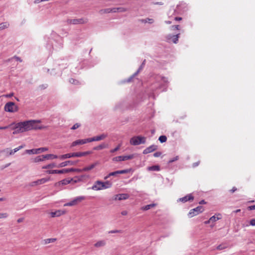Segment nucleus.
I'll use <instances>...</instances> for the list:
<instances>
[{
	"instance_id": "f257e3e1",
	"label": "nucleus",
	"mask_w": 255,
	"mask_h": 255,
	"mask_svg": "<svg viewBox=\"0 0 255 255\" xmlns=\"http://www.w3.org/2000/svg\"><path fill=\"white\" fill-rule=\"evenodd\" d=\"M40 128H41L40 127L38 126L36 121H26L17 123L15 127L13 128L14 131H13L12 133L13 134H16L33 129H36Z\"/></svg>"
},
{
	"instance_id": "f03ea898",
	"label": "nucleus",
	"mask_w": 255,
	"mask_h": 255,
	"mask_svg": "<svg viewBox=\"0 0 255 255\" xmlns=\"http://www.w3.org/2000/svg\"><path fill=\"white\" fill-rule=\"evenodd\" d=\"M112 186V183L110 181L102 182L101 181H96L91 189L94 190H100L104 189L110 188Z\"/></svg>"
},
{
	"instance_id": "7ed1b4c3",
	"label": "nucleus",
	"mask_w": 255,
	"mask_h": 255,
	"mask_svg": "<svg viewBox=\"0 0 255 255\" xmlns=\"http://www.w3.org/2000/svg\"><path fill=\"white\" fill-rule=\"evenodd\" d=\"M92 152L90 151H87L85 152H73L67 153L65 154L60 155L59 158L61 160H64L66 158H69L71 157H82L84 156H86L91 154Z\"/></svg>"
},
{
	"instance_id": "20e7f679",
	"label": "nucleus",
	"mask_w": 255,
	"mask_h": 255,
	"mask_svg": "<svg viewBox=\"0 0 255 255\" xmlns=\"http://www.w3.org/2000/svg\"><path fill=\"white\" fill-rule=\"evenodd\" d=\"M4 110L5 112L14 113L18 111V107L13 102H9L5 104Z\"/></svg>"
},
{
	"instance_id": "39448f33",
	"label": "nucleus",
	"mask_w": 255,
	"mask_h": 255,
	"mask_svg": "<svg viewBox=\"0 0 255 255\" xmlns=\"http://www.w3.org/2000/svg\"><path fill=\"white\" fill-rule=\"evenodd\" d=\"M146 142V138L141 136H135L130 139V143L133 145H137L140 144H144Z\"/></svg>"
},
{
	"instance_id": "423d86ee",
	"label": "nucleus",
	"mask_w": 255,
	"mask_h": 255,
	"mask_svg": "<svg viewBox=\"0 0 255 255\" xmlns=\"http://www.w3.org/2000/svg\"><path fill=\"white\" fill-rule=\"evenodd\" d=\"M204 210V208L203 206H199L195 208L191 209L188 213V216L189 218H192L194 216L202 213Z\"/></svg>"
},
{
	"instance_id": "0eeeda50",
	"label": "nucleus",
	"mask_w": 255,
	"mask_h": 255,
	"mask_svg": "<svg viewBox=\"0 0 255 255\" xmlns=\"http://www.w3.org/2000/svg\"><path fill=\"white\" fill-rule=\"evenodd\" d=\"M180 33H177L176 35H172L169 34L165 36L166 41L167 42H172L173 43L176 44L178 42V39L180 37Z\"/></svg>"
},
{
	"instance_id": "6e6552de",
	"label": "nucleus",
	"mask_w": 255,
	"mask_h": 255,
	"mask_svg": "<svg viewBox=\"0 0 255 255\" xmlns=\"http://www.w3.org/2000/svg\"><path fill=\"white\" fill-rule=\"evenodd\" d=\"M88 19L81 18L78 19H68L67 23L69 24H84L88 22Z\"/></svg>"
},
{
	"instance_id": "1a4fd4ad",
	"label": "nucleus",
	"mask_w": 255,
	"mask_h": 255,
	"mask_svg": "<svg viewBox=\"0 0 255 255\" xmlns=\"http://www.w3.org/2000/svg\"><path fill=\"white\" fill-rule=\"evenodd\" d=\"M86 197L85 196H79L74 199L72 201L65 203L64 206H72L77 205L78 203L82 202L85 200Z\"/></svg>"
},
{
	"instance_id": "9d476101",
	"label": "nucleus",
	"mask_w": 255,
	"mask_h": 255,
	"mask_svg": "<svg viewBox=\"0 0 255 255\" xmlns=\"http://www.w3.org/2000/svg\"><path fill=\"white\" fill-rule=\"evenodd\" d=\"M48 148L46 147H40L39 148L32 149H26L25 152L27 154H39L45 151H47Z\"/></svg>"
},
{
	"instance_id": "9b49d317",
	"label": "nucleus",
	"mask_w": 255,
	"mask_h": 255,
	"mask_svg": "<svg viewBox=\"0 0 255 255\" xmlns=\"http://www.w3.org/2000/svg\"><path fill=\"white\" fill-rule=\"evenodd\" d=\"M134 156L133 154L124 155V156H118L115 157L113 158V160L114 161H125L129 159H131L133 158Z\"/></svg>"
},
{
	"instance_id": "f8f14e48",
	"label": "nucleus",
	"mask_w": 255,
	"mask_h": 255,
	"mask_svg": "<svg viewBox=\"0 0 255 255\" xmlns=\"http://www.w3.org/2000/svg\"><path fill=\"white\" fill-rule=\"evenodd\" d=\"M194 199V196L192 194H189L186 195L185 196L179 198L177 200L178 202H182L183 203H185L187 201H192Z\"/></svg>"
},
{
	"instance_id": "ddd939ff",
	"label": "nucleus",
	"mask_w": 255,
	"mask_h": 255,
	"mask_svg": "<svg viewBox=\"0 0 255 255\" xmlns=\"http://www.w3.org/2000/svg\"><path fill=\"white\" fill-rule=\"evenodd\" d=\"M73 180L70 178H65L55 183L54 186L58 187L60 185H66L71 183Z\"/></svg>"
},
{
	"instance_id": "4468645a",
	"label": "nucleus",
	"mask_w": 255,
	"mask_h": 255,
	"mask_svg": "<svg viewBox=\"0 0 255 255\" xmlns=\"http://www.w3.org/2000/svg\"><path fill=\"white\" fill-rule=\"evenodd\" d=\"M157 145L152 144L149 147L146 148L143 151V154H146L149 153H151L155 150H156L157 149Z\"/></svg>"
},
{
	"instance_id": "2eb2a0df",
	"label": "nucleus",
	"mask_w": 255,
	"mask_h": 255,
	"mask_svg": "<svg viewBox=\"0 0 255 255\" xmlns=\"http://www.w3.org/2000/svg\"><path fill=\"white\" fill-rule=\"evenodd\" d=\"M46 172L48 174H64L67 173V169H62L61 170H49Z\"/></svg>"
},
{
	"instance_id": "dca6fc26",
	"label": "nucleus",
	"mask_w": 255,
	"mask_h": 255,
	"mask_svg": "<svg viewBox=\"0 0 255 255\" xmlns=\"http://www.w3.org/2000/svg\"><path fill=\"white\" fill-rule=\"evenodd\" d=\"M77 162H78L77 161H73L71 160L66 161L64 162H62L60 163L59 164H58L57 165V167L61 168V167L66 166L68 165H75L77 163Z\"/></svg>"
},
{
	"instance_id": "f3484780",
	"label": "nucleus",
	"mask_w": 255,
	"mask_h": 255,
	"mask_svg": "<svg viewBox=\"0 0 255 255\" xmlns=\"http://www.w3.org/2000/svg\"><path fill=\"white\" fill-rule=\"evenodd\" d=\"M129 196L127 193L117 194L115 196V200H126L129 198Z\"/></svg>"
},
{
	"instance_id": "a211bd4d",
	"label": "nucleus",
	"mask_w": 255,
	"mask_h": 255,
	"mask_svg": "<svg viewBox=\"0 0 255 255\" xmlns=\"http://www.w3.org/2000/svg\"><path fill=\"white\" fill-rule=\"evenodd\" d=\"M65 213V211L63 210H57L55 212H51L50 213L51 216L52 217H59Z\"/></svg>"
},
{
	"instance_id": "6ab92c4d",
	"label": "nucleus",
	"mask_w": 255,
	"mask_h": 255,
	"mask_svg": "<svg viewBox=\"0 0 255 255\" xmlns=\"http://www.w3.org/2000/svg\"><path fill=\"white\" fill-rule=\"evenodd\" d=\"M98 164V162H95V163L91 164L90 165L86 166L82 169V172L90 171V170L93 169L94 167H95Z\"/></svg>"
},
{
	"instance_id": "aec40b11",
	"label": "nucleus",
	"mask_w": 255,
	"mask_h": 255,
	"mask_svg": "<svg viewBox=\"0 0 255 255\" xmlns=\"http://www.w3.org/2000/svg\"><path fill=\"white\" fill-rule=\"evenodd\" d=\"M107 137V134L103 133L101 135L93 137V141H100V140L105 139Z\"/></svg>"
},
{
	"instance_id": "412c9836",
	"label": "nucleus",
	"mask_w": 255,
	"mask_h": 255,
	"mask_svg": "<svg viewBox=\"0 0 255 255\" xmlns=\"http://www.w3.org/2000/svg\"><path fill=\"white\" fill-rule=\"evenodd\" d=\"M58 158V156L56 155H54L53 154H48L45 155H43V158L44 159H53Z\"/></svg>"
},
{
	"instance_id": "4be33fe9",
	"label": "nucleus",
	"mask_w": 255,
	"mask_h": 255,
	"mask_svg": "<svg viewBox=\"0 0 255 255\" xmlns=\"http://www.w3.org/2000/svg\"><path fill=\"white\" fill-rule=\"evenodd\" d=\"M106 244V242L105 240H101L95 243L94 247L96 248H100L105 246Z\"/></svg>"
},
{
	"instance_id": "5701e85b",
	"label": "nucleus",
	"mask_w": 255,
	"mask_h": 255,
	"mask_svg": "<svg viewBox=\"0 0 255 255\" xmlns=\"http://www.w3.org/2000/svg\"><path fill=\"white\" fill-rule=\"evenodd\" d=\"M84 142L85 141H84L83 139L76 140L72 143L71 147L75 146L78 145L84 144Z\"/></svg>"
},
{
	"instance_id": "b1692460",
	"label": "nucleus",
	"mask_w": 255,
	"mask_h": 255,
	"mask_svg": "<svg viewBox=\"0 0 255 255\" xmlns=\"http://www.w3.org/2000/svg\"><path fill=\"white\" fill-rule=\"evenodd\" d=\"M107 146H108V144L103 143H102L97 146L94 147L93 148V149L95 150H101L102 149L105 148L107 147Z\"/></svg>"
},
{
	"instance_id": "393cba45",
	"label": "nucleus",
	"mask_w": 255,
	"mask_h": 255,
	"mask_svg": "<svg viewBox=\"0 0 255 255\" xmlns=\"http://www.w3.org/2000/svg\"><path fill=\"white\" fill-rule=\"evenodd\" d=\"M148 170L149 171H159L160 170V166L159 165H153L151 166H149L147 168Z\"/></svg>"
},
{
	"instance_id": "a878e982",
	"label": "nucleus",
	"mask_w": 255,
	"mask_h": 255,
	"mask_svg": "<svg viewBox=\"0 0 255 255\" xmlns=\"http://www.w3.org/2000/svg\"><path fill=\"white\" fill-rule=\"evenodd\" d=\"M54 167H57V165H56L55 163H52L49 164H47L46 165L43 166L42 167V169H49V168H52Z\"/></svg>"
},
{
	"instance_id": "bb28decb",
	"label": "nucleus",
	"mask_w": 255,
	"mask_h": 255,
	"mask_svg": "<svg viewBox=\"0 0 255 255\" xmlns=\"http://www.w3.org/2000/svg\"><path fill=\"white\" fill-rule=\"evenodd\" d=\"M138 74H135V72L132 74L131 76H130L129 78H128V79L125 80L124 81V83H130L131 82L133 79L136 76H137Z\"/></svg>"
},
{
	"instance_id": "cd10ccee",
	"label": "nucleus",
	"mask_w": 255,
	"mask_h": 255,
	"mask_svg": "<svg viewBox=\"0 0 255 255\" xmlns=\"http://www.w3.org/2000/svg\"><path fill=\"white\" fill-rule=\"evenodd\" d=\"M155 206V204H148V205H145V206L142 207V209L143 210L146 211V210H148L151 209V208L154 207Z\"/></svg>"
},
{
	"instance_id": "c85d7f7f",
	"label": "nucleus",
	"mask_w": 255,
	"mask_h": 255,
	"mask_svg": "<svg viewBox=\"0 0 255 255\" xmlns=\"http://www.w3.org/2000/svg\"><path fill=\"white\" fill-rule=\"evenodd\" d=\"M145 61L146 60L144 59L138 68V70L136 71V72H135V74H138V73L143 69L145 64Z\"/></svg>"
},
{
	"instance_id": "c756f323",
	"label": "nucleus",
	"mask_w": 255,
	"mask_h": 255,
	"mask_svg": "<svg viewBox=\"0 0 255 255\" xmlns=\"http://www.w3.org/2000/svg\"><path fill=\"white\" fill-rule=\"evenodd\" d=\"M9 25V24L7 22H2L0 23V30L8 27Z\"/></svg>"
},
{
	"instance_id": "7c9ffc66",
	"label": "nucleus",
	"mask_w": 255,
	"mask_h": 255,
	"mask_svg": "<svg viewBox=\"0 0 255 255\" xmlns=\"http://www.w3.org/2000/svg\"><path fill=\"white\" fill-rule=\"evenodd\" d=\"M67 173L70 172H82V169H79V168H71L67 169Z\"/></svg>"
},
{
	"instance_id": "2f4dec72",
	"label": "nucleus",
	"mask_w": 255,
	"mask_h": 255,
	"mask_svg": "<svg viewBox=\"0 0 255 255\" xmlns=\"http://www.w3.org/2000/svg\"><path fill=\"white\" fill-rule=\"evenodd\" d=\"M140 21L143 23H149L150 24H151L154 22V20L152 18H146V19H142L140 20Z\"/></svg>"
},
{
	"instance_id": "473e14b6",
	"label": "nucleus",
	"mask_w": 255,
	"mask_h": 255,
	"mask_svg": "<svg viewBox=\"0 0 255 255\" xmlns=\"http://www.w3.org/2000/svg\"><path fill=\"white\" fill-rule=\"evenodd\" d=\"M131 171V169H127L125 170H117L118 175L121 174H126L130 172Z\"/></svg>"
},
{
	"instance_id": "72a5a7b5",
	"label": "nucleus",
	"mask_w": 255,
	"mask_h": 255,
	"mask_svg": "<svg viewBox=\"0 0 255 255\" xmlns=\"http://www.w3.org/2000/svg\"><path fill=\"white\" fill-rule=\"evenodd\" d=\"M44 160V158H43V155H42L38 156L36 157H35L33 159V162H38L40 161H42Z\"/></svg>"
},
{
	"instance_id": "f704fd0d",
	"label": "nucleus",
	"mask_w": 255,
	"mask_h": 255,
	"mask_svg": "<svg viewBox=\"0 0 255 255\" xmlns=\"http://www.w3.org/2000/svg\"><path fill=\"white\" fill-rule=\"evenodd\" d=\"M158 140L161 143L165 142L167 140V137L164 135H161L159 136Z\"/></svg>"
},
{
	"instance_id": "c9c22d12",
	"label": "nucleus",
	"mask_w": 255,
	"mask_h": 255,
	"mask_svg": "<svg viewBox=\"0 0 255 255\" xmlns=\"http://www.w3.org/2000/svg\"><path fill=\"white\" fill-rule=\"evenodd\" d=\"M50 180V177L48 178H43L39 179V182L40 184H44L46 183V182L49 181Z\"/></svg>"
},
{
	"instance_id": "e433bc0d",
	"label": "nucleus",
	"mask_w": 255,
	"mask_h": 255,
	"mask_svg": "<svg viewBox=\"0 0 255 255\" xmlns=\"http://www.w3.org/2000/svg\"><path fill=\"white\" fill-rule=\"evenodd\" d=\"M116 9H114V8H106L104 10H102L101 11H104V12L105 13H110V12H115Z\"/></svg>"
},
{
	"instance_id": "4c0bfd02",
	"label": "nucleus",
	"mask_w": 255,
	"mask_h": 255,
	"mask_svg": "<svg viewBox=\"0 0 255 255\" xmlns=\"http://www.w3.org/2000/svg\"><path fill=\"white\" fill-rule=\"evenodd\" d=\"M114 9H116L115 12H125L127 10L126 8L123 7H115V8H114Z\"/></svg>"
},
{
	"instance_id": "58836bf2",
	"label": "nucleus",
	"mask_w": 255,
	"mask_h": 255,
	"mask_svg": "<svg viewBox=\"0 0 255 255\" xmlns=\"http://www.w3.org/2000/svg\"><path fill=\"white\" fill-rule=\"evenodd\" d=\"M56 240L55 238L47 239L44 240L45 244H47L50 243H53Z\"/></svg>"
},
{
	"instance_id": "ea45409f",
	"label": "nucleus",
	"mask_w": 255,
	"mask_h": 255,
	"mask_svg": "<svg viewBox=\"0 0 255 255\" xmlns=\"http://www.w3.org/2000/svg\"><path fill=\"white\" fill-rule=\"evenodd\" d=\"M227 248V246L225 244H222L217 246V249L218 250H222Z\"/></svg>"
},
{
	"instance_id": "a19ab883",
	"label": "nucleus",
	"mask_w": 255,
	"mask_h": 255,
	"mask_svg": "<svg viewBox=\"0 0 255 255\" xmlns=\"http://www.w3.org/2000/svg\"><path fill=\"white\" fill-rule=\"evenodd\" d=\"M72 179L73 180L72 181V182L71 183H72V184L77 183L78 182H79V181H81V180H82L81 178H79L77 176H76L74 178H72Z\"/></svg>"
},
{
	"instance_id": "79ce46f5",
	"label": "nucleus",
	"mask_w": 255,
	"mask_h": 255,
	"mask_svg": "<svg viewBox=\"0 0 255 255\" xmlns=\"http://www.w3.org/2000/svg\"><path fill=\"white\" fill-rule=\"evenodd\" d=\"M124 231L123 230H111L109 232V234H114V233H123Z\"/></svg>"
},
{
	"instance_id": "37998d69",
	"label": "nucleus",
	"mask_w": 255,
	"mask_h": 255,
	"mask_svg": "<svg viewBox=\"0 0 255 255\" xmlns=\"http://www.w3.org/2000/svg\"><path fill=\"white\" fill-rule=\"evenodd\" d=\"M69 82L72 84L77 85L79 83V81L73 78H70L69 79Z\"/></svg>"
},
{
	"instance_id": "c03bdc74",
	"label": "nucleus",
	"mask_w": 255,
	"mask_h": 255,
	"mask_svg": "<svg viewBox=\"0 0 255 255\" xmlns=\"http://www.w3.org/2000/svg\"><path fill=\"white\" fill-rule=\"evenodd\" d=\"M219 218L218 217H216L215 216H213L209 219V221H211V222H215L218 220H219Z\"/></svg>"
},
{
	"instance_id": "a18cd8bd",
	"label": "nucleus",
	"mask_w": 255,
	"mask_h": 255,
	"mask_svg": "<svg viewBox=\"0 0 255 255\" xmlns=\"http://www.w3.org/2000/svg\"><path fill=\"white\" fill-rule=\"evenodd\" d=\"M179 159V157L178 156H175V157H173L171 159H170L168 161V163H171L176 160H177L178 159Z\"/></svg>"
},
{
	"instance_id": "49530a36",
	"label": "nucleus",
	"mask_w": 255,
	"mask_h": 255,
	"mask_svg": "<svg viewBox=\"0 0 255 255\" xmlns=\"http://www.w3.org/2000/svg\"><path fill=\"white\" fill-rule=\"evenodd\" d=\"M159 78L164 83L167 84L168 83V79L167 78L163 76H159Z\"/></svg>"
},
{
	"instance_id": "de8ad7c7",
	"label": "nucleus",
	"mask_w": 255,
	"mask_h": 255,
	"mask_svg": "<svg viewBox=\"0 0 255 255\" xmlns=\"http://www.w3.org/2000/svg\"><path fill=\"white\" fill-rule=\"evenodd\" d=\"M180 26L179 25H173L170 27V29L172 30H179Z\"/></svg>"
},
{
	"instance_id": "09e8293b",
	"label": "nucleus",
	"mask_w": 255,
	"mask_h": 255,
	"mask_svg": "<svg viewBox=\"0 0 255 255\" xmlns=\"http://www.w3.org/2000/svg\"><path fill=\"white\" fill-rule=\"evenodd\" d=\"M83 140H84V141H85L84 142V144L87 143L88 142H90L94 141L93 137H92V138H86V139H83Z\"/></svg>"
},
{
	"instance_id": "8fccbe9b",
	"label": "nucleus",
	"mask_w": 255,
	"mask_h": 255,
	"mask_svg": "<svg viewBox=\"0 0 255 255\" xmlns=\"http://www.w3.org/2000/svg\"><path fill=\"white\" fill-rule=\"evenodd\" d=\"M80 126H81V125L80 124L76 123L73 126V127L71 128V129H73V130L76 129L78 128H79L80 127Z\"/></svg>"
},
{
	"instance_id": "3c124183",
	"label": "nucleus",
	"mask_w": 255,
	"mask_h": 255,
	"mask_svg": "<svg viewBox=\"0 0 255 255\" xmlns=\"http://www.w3.org/2000/svg\"><path fill=\"white\" fill-rule=\"evenodd\" d=\"M121 147V145L119 144L118 145L116 148L112 149L110 150L111 153H114L115 152L118 151Z\"/></svg>"
},
{
	"instance_id": "603ef678",
	"label": "nucleus",
	"mask_w": 255,
	"mask_h": 255,
	"mask_svg": "<svg viewBox=\"0 0 255 255\" xmlns=\"http://www.w3.org/2000/svg\"><path fill=\"white\" fill-rule=\"evenodd\" d=\"M48 87V85L46 84H42L39 85V87L41 90H44L47 88Z\"/></svg>"
},
{
	"instance_id": "864d4df0",
	"label": "nucleus",
	"mask_w": 255,
	"mask_h": 255,
	"mask_svg": "<svg viewBox=\"0 0 255 255\" xmlns=\"http://www.w3.org/2000/svg\"><path fill=\"white\" fill-rule=\"evenodd\" d=\"M8 217V214L6 213H0V218H6Z\"/></svg>"
},
{
	"instance_id": "5fc2aeb1",
	"label": "nucleus",
	"mask_w": 255,
	"mask_h": 255,
	"mask_svg": "<svg viewBox=\"0 0 255 255\" xmlns=\"http://www.w3.org/2000/svg\"><path fill=\"white\" fill-rule=\"evenodd\" d=\"M110 176L116 177L118 176V173L117 171L112 172L110 173Z\"/></svg>"
},
{
	"instance_id": "6e6d98bb",
	"label": "nucleus",
	"mask_w": 255,
	"mask_h": 255,
	"mask_svg": "<svg viewBox=\"0 0 255 255\" xmlns=\"http://www.w3.org/2000/svg\"><path fill=\"white\" fill-rule=\"evenodd\" d=\"M247 209L249 211L255 210V205L248 207Z\"/></svg>"
},
{
	"instance_id": "4d7b16f0",
	"label": "nucleus",
	"mask_w": 255,
	"mask_h": 255,
	"mask_svg": "<svg viewBox=\"0 0 255 255\" xmlns=\"http://www.w3.org/2000/svg\"><path fill=\"white\" fill-rule=\"evenodd\" d=\"M13 58L16 59V60L20 62H21L22 61V59L20 57H19L17 56H14L12 58H11V59H13Z\"/></svg>"
},
{
	"instance_id": "13d9d810",
	"label": "nucleus",
	"mask_w": 255,
	"mask_h": 255,
	"mask_svg": "<svg viewBox=\"0 0 255 255\" xmlns=\"http://www.w3.org/2000/svg\"><path fill=\"white\" fill-rule=\"evenodd\" d=\"M250 224L251 226H255V219H253L250 220Z\"/></svg>"
},
{
	"instance_id": "bf43d9fd",
	"label": "nucleus",
	"mask_w": 255,
	"mask_h": 255,
	"mask_svg": "<svg viewBox=\"0 0 255 255\" xmlns=\"http://www.w3.org/2000/svg\"><path fill=\"white\" fill-rule=\"evenodd\" d=\"M161 155V152H156L153 154V156L155 157H159Z\"/></svg>"
},
{
	"instance_id": "052dcab7",
	"label": "nucleus",
	"mask_w": 255,
	"mask_h": 255,
	"mask_svg": "<svg viewBox=\"0 0 255 255\" xmlns=\"http://www.w3.org/2000/svg\"><path fill=\"white\" fill-rule=\"evenodd\" d=\"M182 5L183 6L184 8H185L186 7V5L185 3H183V4L181 3V4H179V5H177V9H179L180 7H181Z\"/></svg>"
},
{
	"instance_id": "680f3d73",
	"label": "nucleus",
	"mask_w": 255,
	"mask_h": 255,
	"mask_svg": "<svg viewBox=\"0 0 255 255\" xmlns=\"http://www.w3.org/2000/svg\"><path fill=\"white\" fill-rule=\"evenodd\" d=\"M13 95H14L13 93H10L9 94H6V95H4V96L7 98H10V97H12Z\"/></svg>"
},
{
	"instance_id": "e2e57ef3",
	"label": "nucleus",
	"mask_w": 255,
	"mask_h": 255,
	"mask_svg": "<svg viewBox=\"0 0 255 255\" xmlns=\"http://www.w3.org/2000/svg\"><path fill=\"white\" fill-rule=\"evenodd\" d=\"M237 190V188L236 187H233V188L230 190V192L232 193H233Z\"/></svg>"
},
{
	"instance_id": "0e129e2a",
	"label": "nucleus",
	"mask_w": 255,
	"mask_h": 255,
	"mask_svg": "<svg viewBox=\"0 0 255 255\" xmlns=\"http://www.w3.org/2000/svg\"><path fill=\"white\" fill-rule=\"evenodd\" d=\"M199 163H200V161H198V162L193 163V164H192L193 167H197V166H198Z\"/></svg>"
},
{
	"instance_id": "69168bd1",
	"label": "nucleus",
	"mask_w": 255,
	"mask_h": 255,
	"mask_svg": "<svg viewBox=\"0 0 255 255\" xmlns=\"http://www.w3.org/2000/svg\"><path fill=\"white\" fill-rule=\"evenodd\" d=\"M33 184H35V185H40V182H39V179L35 181H34L33 183H32V185Z\"/></svg>"
},
{
	"instance_id": "338daca9",
	"label": "nucleus",
	"mask_w": 255,
	"mask_h": 255,
	"mask_svg": "<svg viewBox=\"0 0 255 255\" xmlns=\"http://www.w3.org/2000/svg\"><path fill=\"white\" fill-rule=\"evenodd\" d=\"M24 220V218H19L17 220V222L18 223H20L21 222H22Z\"/></svg>"
},
{
	"instance_id": "774afa93",
	"label": "nucleus",
	"mask_w": 255,
	"mask_h": 255,
	"mask_svg": "<svg viewBox=\"0 0 255 255\" xmlns=\"http://www.w3.org/2000/svg\"><path fill=\"white\" fill-rule=\"evenodd\" d=\"M121 214L123 216L127 215L128 214V212L127 211H123L121 212Z\"/></svg>"
}]
</instances>
